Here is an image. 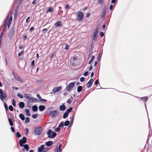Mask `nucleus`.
<instances>
[{
  "instance_id": "obj_23",
  "label": "nucleus",
  "mask_w": 152,
  "mask_h": 152,
  "mask_svg": "<svg viewBox=\"0 0 152 152\" xmlns=\"http://www.w3.org/2000/svg\"><path fill=\"white\" fill-rule=\"evenodd\" d=\"M14 77L17 80L21 82H23L21 80L20 78L17 74H16L14 76Z\"/></svg>"
},
{
  "instance_id": "obj_36",
  "label": "nucleus",
  "mask_w": 152,
  "mask_h": 152,
  "mask_svg": "<svg viewBox=\"0 0 152 152\" xmlns=\"http://www.w3.org/2000/svg\"><path fill=\"white\" fill-rule=\"evenodd\" d=\"M70 124V121L68 120L66 121L64 123V125L65 126H68Z\"/></svg>"
},
{
  "instance_id": "obj_60",
  "label": "nucleus",
  "mask_w": 152,
  "mask_h": 152,
  "mask_svg": "<svg viewBox=\"0 0 152 152\" xmlns=\"http://www.w3.org/2000/svg\"><path fill=\"white\" fill-rule=\"evenodd\" d=\"M69 7V5L68 4H67L65 7V8L66 9H68Z\"/></svg>"
},
{
  "instance_id": "obj_62",
  "label": "nucleus",
  "mask_w": 152,
  "mask_h": 152,
  "mask_svg": "<svg viewBox=\"0 0 152 152\" xmlns=\"http://www.w3.org/2000/svg\"><path fill=\"white\" fill-rule=\"evenodd\" d=\"M69 48V46L68 44H67L66 45L65 47L64 48V49L66 50L68 49Z\"/></svg>"
},
{
  "instance_id": "obj_57",
  "label": "nucleus",
  "mask_w": 152,
  "mask_h": 152,
  "mask_svg": "<svg viewBox=\"0 0 152 152\" xmlns=\"http://www.w3.org/2000/svg\"><path fill=\"white\" fill-rule=\"evenodd\" d=\"M72 102V100L70 99H69L67 100L66 102L69 104H71Z\"/></svg>"
},
{
  "instance_id": "obj_2",
  "label": "nucleus",
  "mask_w": 152,
  "mask_h": 152,
  "mask_svg": "<svg viewBox=\"0 0 152 152\" xmlns=\"http://www.w3.org/2000/svg\"><path fill=\"white\" fill-rule=\"evenodd\" d=\"M46 113H49V116H50V118H54L59 114L58 110H53V108L52 107L48 108Z\"/></svg>"
},
{
  "instance_id": "obj_15",
  "label": "nucleus",
  "mask_w": 152,
  "mask_h": 152,
  "mask_svg": "<svg viewBox=\"0 0 152 152\" xmlns=\"http://www.w3.org/2000/svg\"><path fill=\"white\" fill-rule=\"evenodd\" d=\"M7 96V95L5 93H4V94L0 95V97L1 100L3 102L5 100V98Z\"/></svg>"
},
{
  "instance_id": "obj_55",
  "label": "nucleus",
  "mask_w": 152,
  "mask_h": 152,
  "mask_svg": "<svg viewBox=\"0 0 152 152\" xmlns=\"http://www.w3.org/2000/svg\"><path fill=\"white\" fill-rule=\"evenodd\" d=\"M113 5L112 4H111L110 6V10H111V12H112V10L113 9ZM112 14V13H111V14Z\"/></svg>"
},
{
  "instance_id": "obj_14",
  "label": "nucleus",
  "mask_w": 152,
  "mask_h": 152,
  "mask_svg": "<svg viewBox=\"0 0 152 152\" xmlns=\"http://www.w3.org/2000/svg\"><path fill=\"white\" fill-rule=\"evenodd\" d=\"M45 145H41L38 148L37 150L38 152H43Z\"/></svg>"
},
{
  "instance_id": "obj_39",
  "label": "nucleus",
  "mask_w": 152,
  "mask_h": 152,
  "mask_svg": "<svg viewBox=\"0 0 152 152\" xmlns=\"http://www.w3.org/2000/svg\"><path fill=\"white\" fill-rule=\"evenodd\" d=\"M3 103H4V107L5 108V110H8V107L7 104L6 103V102H3Z\"/></svg>"
},
{
  "instance_id": "obj_26",
  "label": "nucleus",
  "mask_w": 152,
  "mask_h": 152,
  "mask_svg": "<svg viewBox=\"0 0 152 152\" xmlns=\"http://www.w3.org/2000/svg\"><path fill=\"white\" fill-rule=\"evenodd\" d=\"M19 116L22 121H23L25 120V117L23 114L21 113L19 115Z\"/></svg>"
},
{
  "instance_id": "obj_28",
  "label": "nucleus",
  "mask_w": 152,
  "mask_h": 152,
  "mask_svg": "<svg viewBox=\"0 0 152 152\" xmlns=\"http://www.w3.org/2000/svg\"><path fill=\"white\" fill-rule=\"evenodd\" d=\"M25 110L26 115L28 116H30L31 115V114L29 110L27 109H26Z\"/></svg>"
},
{
  "instance_id": "obj_31",
  "label": "nucleus",
  "mask_w": 152,
  "mask_h": 152,
  "mask_svg": "<svg viewBox=\"0 0 152 152\" xmlns=\"http://www.w3.org/2000/svg\"><path fill=\"white\" fill-rule=\"evenodd\" d=\"M53 10V9L52 7H50L48 8L46 11V12H52Z\"/></svg>"
},
{
  "instance_id": "obj_51",
  "label": "nucleus",
  "mask_w": 152,
  "mask_h": 152,
  "mask_svg": "<svg viewBox=\"0 0 152 152\" xmlns=\"http://www.w3.org/2000/svg\"><path fill=\"white\" fill-rule=\"evenodd\" d=\"M37 98H38L39 99V101H40L42 98H41V96H40L39 94H37Z\"/></svg>"
},
{
  "instance_id": "obj_33",
  "label": "nucleus",
  "mask_w": 152,
  "mask_h": 152,
  "mask_svg": "<svg viewBox=\"0 0 152 152\" xmlns=\"http://www.w3.org/2000/svg\"><path fill=\"white\" fill-rule=\"evenodd\" d=\"M98 37L97 35L95 34H93V38L92 39L93 40L96 41L97 40Z\"/></svg>"
},
{
  "instance_id": "obj_47",
  "label": "nucleus",
  "mask_w": 152,
  "mask_h": 152,
  "mask_svg": "<svg viewBox=\"0 0 152 152\" xmlns=\"http://www.w3.org/2000/svg\"><path fill=\"white\" fill-rule=\"evenodd\" d=\"M38 114H35L32 115V117L34 119L36 118L38 116Z\"/></svg>"
},
{
  "instance_id": "obj_37",
  "label": "nucleus",
  "mask_w": 152,
  "mask_h": 152,
  "mask_svg": "<svg viewBox=\"0 0 152 152\" xmlns=\"http://www.w3.org/2000/svg\"><path fill=\"white\" fill-rule=\"evenodd\" d=\"M15 135V137L17 138H19L21 137V134L18 132H16Z\"/></svg>"
},
{
  "instance_id": "obj_10",
  "label": "nucleus",
  "mask_w": 152,
  "mask_h": 152,
  "mask_svg": "<svg viewBox=\"0 0 152 152\" xmlns=\"http://www.w3.org/2000/svg\"><path fill=\"white\" fill-rule=\"evenodd\" d=\"M15 33L14 29L13 28L10 30L8 36L10 39H12Z\"/></svg>"
},
{
  "instance_id": "obj_9",
  "label": "nucleus",
  "mask_w": 152,
  "mask_h": 152,
  "mask_svg": "<svg viewBox=\"0 0 152 152\" xmlns=\"http://www.w3.org/2000/svg\"><path fill=\"white\" fill-rule=\"evenodd\" d=\"M27 142V138L26 137H23L22 139L20 140L19 143V145L20 147H22L23 145L26 143Z\"/></svg>"
},
{
  "instance_id": "obj_16",
  "label": "nucleus",
  "mask_w": 152,
  "mask_h": 152,
  "mask_svg": "<svg viewBox=\"0 0 152 152\" xmlns=\"http://www.w3.org/2000/svg\"><path fill=\"white\" fill-rule=\"evenodd\" d=\"M66 109V107L64 105V103L62 105H60L59 106V109L60 111H63L64 110Z\"/></svg>"
},
{
  "instance_id": "obj_41",
  "label": "nucleus",
  "mask_w": 152,
  "mask_h": 152,
  "mask_svg": "<svg viewBox=\"0 0 152 152\" xmlns=\"http://www.w3.org/2000/svg\"><path fill=\"white\" fill-rule=\"evenodd\" d=\"M17 96L19 97L20 99H22L23 97V95L20 93H18L17 94Z\"/></svg>"
},
{
  "instance_id": "obj_42",
  "label": "nucleus",
  "mask_w": 152,
  "mask_h": 152,
  "mask_svg": "<svg viewBox=\"0 0 152 152\" xmlns=\"http://www.w3.org/2000/svg\"><path fill=\"white\" fill-rule=\"evenodd\" d=\"M12 104L14 107H16V101H15L14 99H13L12 100Z\"/></svg>"
},
{
  "instance_id": "obj_11",
  "label": "nucleus",
  "mask_w": 152,
  "mask_h": 152,
  "mask_svg": "<svg viewBox=\"0 0 152 152\" xmlns=\"http://www.w3.org/2000/svg\"><path fill=\"white\" fill-rule=\"evenodd\" d=\"M76 114L75 113V111H73V117L72 118V119H71L70 122V124L68 126V128H69L72 125L74 119V117L75 116Z\"/></svg>"
},
{
  "instance_id": "obj_5",
  "label": "nucleus",
  "mask_w": 152,
  "mask_h": 152,
  "mask_svg": "<svg viewBox=\"0 0 152 152\" xmlns=\"http://www.w3.org/2000/svg\"><path fill=\"white\" fill-rule=\"evenodd\" d=\"M30 94H29L25 93L24 95V97L28 99L29 101L32 100L33 102H36L37 101V99L35 97L31 98L30 97Z\"/></svg>"
},
{
  "instance_id": "obj_35",
  "label": "nucleus",
  "mask_w": 152,
  "mask_h": 152,
  "mask_svg": "<svg viewBox=\"0 0 152 152\" xmlns=\"http://www.w3.org/2000/svg\"><path fill=\"white\" fill-rule=\"evenodd\" d=\"M18 6H17V7L16 8V9L15 12V14H14V15H15L14 18H15L16 15H17V14L18 12Z\"/></svg>"
},
{
  "instance_id": "obj_46",
  "label": "nucleus",
  "mask_w": 152,
  "mask_h": 152,
  "mask_svg": "<svg viewBox=\"0 0 152 152\" xmlns=\"http://www.w3.org/2000/svg\"><path fill=\"white\" fill-rule=\"evenodd\" d=\"M99 83V80L97 79L95 82L94 85H97Z\"/></svg>"
},
{
  "instance_id": "obj_50",
  "label": "nucleus",
  "mask_w": 152,
  "mask_h": 152,
  "mask_svg": "<svg viewBox=\"0 0 152 152\" xmlns=\"http://www.w3.org/2000/svg\"><path fill=\"white\" fill-rule=\"evenodd\" d=\"M85 77H82L80 78V81L81 82H83L85 81Z\"/></svg>"
},
{
  "instance_id": "obj_30",
  "label": "nucleus",
  "mask_w": 152,
  "mask_h": 152,
  "mask_svg": "<svg viewBox=\"0 0 152 152\" xmlns=\"http://www.w3.org/2000/svg\"><path fill=\"white\" fill-rule=\"evenodd\" d=\"M95 58V57L94 56H92L91 57V58L90 60L88 62V64H91L92 62L93 61Z\"/></svg>"
},
{
  "instance_id": "obj_48",
  "label": "nucleus",
  "mask_w": 152,
  "mask_h": 152,
  "mask_svg": "<svg viewBox=\"0 0 152 152\" xmlns=\"http://www.w3.org/2000/svg\"><path fill=\"white\" fill-rule=\"evenodd\" d=\"M101 56L100 54V53H99L98 55V57H97V61H100V60H101Z\"/></svg>"
},
{
  "instance_id": "obj_22",
  "label": "nucleus",
  "mask_w": 152,
  "mask_h": 152,
  "mask_svg": "<svg viewBox=\"0 0 152 152\" xmlns=\"http://www.w3.org/2000/svg\"><path fill=\"white\" fill-rule=\"evenodd\" d=\"M25 106V104L23 102H20L19 104V107L20 108H23Z\"/></svg>"
},
{
  "instance_id": "obj_24",
  "label": "nucleus",
  "mask_w": 152,
  "mask_h": 152,
  "mask_svg": "<svg viewBox=\"0 0 152 152\" xmlns=\"http://www.w3.org/2000/svg\"><path fill=\"white\" fill-rule=\"evenodd\" d=\"M32 110L34 112H36L38 110V107L36 105L33 106L32 107Z\"/></svg>"
},
{
  "instance_id": "obj_38",
  "label": "nucleus",
  "mask_w": 152,
  "mask_h": 152,
  "mask_svg": "<svg viewBox=\"0 0 152 152\" xmlns=\"http://www.w3.org/2000/svg\"><path fill=\"white\" fill-rule=\"evenodd\" d=\"M68 115L69 114L65 112L63 114V118L64 119L68 117Z\"/></svg>"
},
{
  "instance_id": "obj_12",
  "label": "nucleus",
  "mask_w": 152,
  "mask_h": 152,
  "mask_svg": "<svg viewBox=\"0 0 152 152\" xmlns=\"http://www.w3.org/2000/svg\"><path fill=\"white\" fill-rule=\"evenodd\" d=\"M94 82V80L93 79L91 78L88 82L86 84V86L87 88H89L91 87L92 85Z\"/></svg>"
},
{
  "instance_id": "obj_61",
  "label": "nucleus",
  "mask_w": 152,
  "mask_h": 152,
  "mask_svg": "<svg viewBox=\"0 0 152 152\" xmlns=\"http://www.w3.org/2000/svg\"><path fill=\"white\" fill-rule=\"evenodd\" d=\"M25 131H26V133L25 134L26 135H27V134L28 133V132H29V130L28 129V128H26L25 129Z\"/></svg>"
},
{
  "instance_id": "obj_7",
  "label": "nucleus",
  "mask_w": 152,
  "mask_h": 152,
  "mask_svg": "<svg viewBox=\"0 0 152 152\" xmlns=\"http://www.w3.org/2000/svg\"><path fill=\"white\" fill-rule=\"evenodd\" d=\"M75 82L70 83L68 85L66 86L65 89L67 91H70L72 89V88H73L75 86Z\"/></svg>"
},
{
  "instance_id": "obj_19",
  "label": "nucleus",
  "mask_w": 152,
  "mask_h": 152,
  "mask_svg": "<svg viewBox=\"0 0 152 152\" xmlns=\"http://www.w3.org/2000/svg\"><path fill=\"white\" fill-rule=\"evenodd\" d=\"M45 109V107L43 105H40L39 106V109L40 111H42Z\"/></svg>"
},
{
  "instance_id": "obj_45",
  "label": "nucleus",
  "mask_w": 152,
  "mask_h": 152,
  "mask_svg": "<svg viewBox=\"0 0 152 152\" xmlns=\"http://www.w3.org/2000/svg\"><path fill=\"white\" fill-rule=\"evenodd\" d=\"M9 110L11 111H12L13 110V107L11 105H10L8 107Z\"/></svg>"
},
{
  "instance_id": "obj_25",
  "label": "nucleus",
  "mask_w": 152,
  "mask_h": 152,
  "mask_svg": "<svg viewBox=\"0 0 152 152\" xmlns=\"http://www.w3.org/2000/svg\"><path fill=\"white\" fill-rule=\"evenodd\" d=\"M22 147H23L25 149L26 151H28L29 149V146L28 144H26L23 145Z\"/></svg>"
},
{
  "instance_id": "obj_43",
  "label": "nucleus",
  "mask_w": 152,
  "mask_h": 152,
  "mask_svg": "<svg viewBox=\"0 0 152 152\" xmlns=\"http://www.w3.org/2000/svg\"><path fill=\"white\" fill-rule=\"evenodd\" d=\"M64 125V122L63 121H61L59 124L58 126H59L60 128L63 127Z\"/></svg>"
},
{
  "instance_id": "obj_58",
  "label": "nucleus",
  "mask_w": 152,
  "mask_h": 152,
  "mask_svg": "<svg viewBox=\"0 0 152 152\" xmlns=\"http://www.w3.org/2000/svg\"><path fill=\"white\" fill-rule=\"evenodd\" d=\"M42 80L41 79H39L37 80V82L38 83H40L42 81Z\"/></svg>"
},
{
  "instance_id": "obj_34",
  "label": "nucleus",
  "mask_w": 152,
  "mask_h": 152,
  "mask_svg": "<svg viewBox=\"0 0 152 152\" xmlns=\"http://www.w3.org/2000/svg\"><path fill=\"white\" fill-rule=\"evenodd\" d=\"M99 28L98 27L96 28L94 30V34L98 35V33L99 32Z\"/></svg>"
},
{
  "instance_id": "obj_29",
  "label": "nucleus",
  "mask_w": 152,
  "mask_h": 152,
  "mask_svg": "<svg viewBox=\"0 0 152 152\" xmlns=\"http://www.w3.org/2000/svg\"><path fill=\"white\" fill-rule=\"evenodd\" d=\"M72 107H70L65 112L69 114V113L72 110Z\"/></svg>"
},
{
  "instance_id": "obj_27",
  "label": "nucleus",
  "mask_w": 152,
  "mask_h": 152,
  "mask_svg": "<svg viewBox=\"0 0 152 152\" xmlns=\"http://www.w3.org/2000/svg\"><path fill=\"white\" fill-rule=\"evenodd\" d=\"M82 86H79L77 88V91L79 93L80 92L82 91Z\"/></svg>"
},
{
  "instance_id": "obj_21",
  "label": "nucleus",
  "mask_w": 152,
  "mask_h": 152,
  "mask_svg": "<svg viewBox=\"0 0 152 152\" xmlns=\"http://www.w3.org/2000/svg\"><path fill=\"white\" fill-rule=\"evenodd\" d=\"M8 120L9 124H10V125L11 126H12L13 125V122L14 121V120L12 118L11 119L10 118H8Z\"/></svg>"
},
{
  "instance_id": "obj_49",
  "label": "nucleus",
  "mask_w": 152,
  "mask_h": 152,
  "mask_svg": "<svg viewBox=\"0 0 152 152\" xmlns=\"http://www.w3.org/2000/svg\"><path fill=\"white\" fill-rule=\"evenodd\" d=\"M61 130V128L59 126H58L55 129V131L56 132H58L60 131Z\"/></svg>"
},
{
  "instance_id": "obj_64",
  "label": "nucleus",
  "mask_w": 152,
  "mask_h": 152,
  "mask_svg": "<svg viewBox=\"0 0 152 152\" xmlns=\"http://www.w3.org/2000/svg\"><path fill=\"white\" fill-rule=\"evenodd\" d=\"M11 129L12 132H15V130L14 127L11 126Z\"/></svg>"
},
{
  "instance_id": "obj_3",
  "label": "nucleus",
  "mask_w": 152,
  "mask_h": 152,
  "mask_svg": "<svg viewBox=\"0 0 152 152\" xmlns=\"http://www.w3.org/2000/svg\"><path fill=\"white\" fill-rule=\"evenodd\" d=\"M47 134L48 135V137L51 139L53 138L57 135V134L56 132H53L51 129H49L47 132Z\"/></svg>"
},
{
  "instance_id": "obj_4",
  "label": "nucleus",
  "mask_w": 152,
  "mask_h": 152,
  "mask_svg": "<svg viewBox=\"0 0 152 152\" xmlns=\"http://www.w3.org/2000/svg\"><path fill=\"white\" fill-rule=\"evenodd\" d=\"M42 129L41 127L38 126L36 127L34 130V133L36 135H39L42 133Z\"/></svg>"
},
{
  "instance_id": "obj_44",
  "label": "nucleus",
  "mask_w": 152,
  "mask_h": 152,
  "mask_svg": "<svg viewBox=\"0 0 152 152\" xmlns=\"http://www.w3.org/2000/svg\"><path fill=\"white\" fill-rule=\"evenodd\" d=\"M35 65V61L34 60H33L31 63V66L32 67V69L33 67Z\"/></svg>"
},
{
  "instance_id": "obj_32",
  "label": "nucleus",
  "mask_w": 152,
  "mask_h": 152,
  "mask_svg": "<svg viewBox=\"0 0 152 152\" xmlns=\"http://www.w3.org/2000/svg\"><path fill=\"white\" fill-rule=\"evenodd\" d=\"M30 121V118L28 117H26L25 118V123H28Z\"/></svg>"
},
{
  "instance_id": "obj_56",
  "label": "nucleus",
  "mask_w": 152,
  "mask_h": 152,
  "mask_svg": "<svg viewBox=\"0 0 152 152\" xmlns=\"http://www.w3.org/2000/svg\"><path fill=\"white\" fill-rule=\"evenodd\" d=\"M89 72L88 71H86L83 73V75L85 76H87Z\"/></svg>"
},
{
  "instance_id": "obj_13",
  "label": "nucleus",
  "mask_w": 152,
  "mask_h": 152,
  "mask_svg": "<svg viewBox=\"0 0 152 152\" xmlns=\"http://www.w3.org/2000/svg\"><path fill=\"white\" fill-rule=\"evenodd\" d=\"M62 89L61 86L56 87H54L53 89V92L55 93L56 92H58L60 91Z\"/></svg>"
},
{
  "instance_id": "obj_52",
  "label": "nucleus",
  "mask_w": 152,
  "mask_h": 152,
  "mask_svg": "<svg viewBox=\"0 0 152 152\" xmlns=\"http://www.w3.org/2000/svg\"><path fill=\"white\" fill-rule=\"evenodd\" d=\"M23 52L24 50H22L18 54V56H20L22 55V54L23 53Z\"/></svg>"
},
{
  "instance_id": "obj_59",
  "label": "nucleus",
  "mask_w": 152,
  "mask_h": 152,
  "mask_svg": "<svg viewBox=\"0 0 152 152\" xmlns=\"http://www.w3.org/2000/svg\"><path fill=\"white\" fill-rule=\"evenodd\" d=\"M59 148H58V147L56 148V149L55 151V152H59L60 151H61V150L58 149Z\"/></svg>"
},
{
  "instance_id": "obj_8",
  "label": "nucleus",
  "mask_w": 152,
  "mask_h": 152,
  "mask_svg": "<svg viewBox=\"0 0 152 152\" xmlns=\"http://www.w3.org/2000/svg\"><path fill=\"white\" fill-rule=\"evenodd\" d=\"M106 5L104 6V8L103 9L102 11L101 15V19L102 21H103L105 19V13L106 12Z\"/></svg>"
},
{
  "instance_id": "obj_18",
  "label": "nucleus",
  "mask_w": 152,
  "mask_h": 152,
  "mask_svg": "<svg viewBox=\"0 0 152 152\" xmlns=\"http://www.w3.org/2000/svg\"><path fill=\"white\" fill-rule=\"evenodd\" d=\"M136 97L137 98H140V99L141 100H143V101L144 100V101H146V102L148 99V97H147V96H144V97H139L138 96H136Z\"/></svg>"
},
{
  "instance_id": "obj_6",
  "label": "nucleus",
  "mask_w": 152,
  "mask_h": 152,
  "mask_svg": "<svg viewBox=\"0 0 152 152\" xmlns=\"http://www.w3.org/2000/svg\"><path fill=\"white\" fill-rule=\"evenodd\" d=\"M77 15L76 19L79 22L82 21L84 16L83 13L82 12L79 11L77 13Z\"/></svg>"
},
{
  "instance_id": "obj_20",
  "label": "nucleus",
  "mask_w": 152,
  "mask_h": 152,
  "mask_svg": "<svg viewBox=\"0 0 152 152\" xmlns=\"http://www.w3.org/2000/svg\"><path fill=\"white\" fill-rule=\"evenodd\" d=\"M53 144V142L52 141H50L46 142L45 145L47 146H50Z\"/></svg>"
},
{
  "instance_id": "obj_1",
  "label": "nucleus",
  "mask_w": 152,
  "mask_h": 152,
  "mask_svg": "<svg viewBox=\"0 0 152 152\" xmlns=\"http://www.w3.org/2000/svg\"><path fill=\"white\" fill-rule=\"evenodd\" d=\"M12 19V16H11L10 18L9 17V15L7 16L5 19L4 23H3V28L2 32L4 33L7 26L8 28H9Z\"/></svg>"
},
{
  "instance_id": "obj_40",
  "label": "nucleus",
  "mask_w": 152,
  "mask_h": 152,
  "mask_svg": "<svg viewBox=\"0 0 152 152\" xmlns=\"http://www.w3.org/2000/svg\"><path fill=\"white\" fill-rule=\"evenodd\" d=\"M48 28H44L43 30H42V31L43 33L45 34L47 32V31L48 30Z\"/></svg>"
},
{
  "instance_id": "obj_17",
  "label": "nucleus",
  "mask_w": 152,
  "mask_h": 152,
  "mask_svg": "<svg viewBox=\"0 0 152 152\" xmlns=\"http://www.w3.org/2000/svg\"><path fill=\"white\" fill-rule=\"evenodd\" d=\"M62 25V22L61 21H59L57 22L54 24V26L55 27H58L61 26Z\"/></svg>"
},
{
  "instance_id": "obj_53",
  "label": "nucleus",
  "mask_w": 152,
  "mask_h": 152,
  "mask_svg": "<svg viewBox=\"0 0 152 152\" xmlns=\"http://www.w3.org/2000/svg\"><path fill=\"white\" fill-rule=\"evenodd\" d=\"M104 33L103 32H100L99 33V35L101 37H102L104 36Z\"/></svg>"
},
{
  "instance_id": "obj_63",
  "label": "nucleus",
  "mask_w": 152,
  "mask_h": 152,
  "mask_svg": "<svg viewBox=\"0 0 152 152\" xmlns=\"http://www.w3.org/2000/svg\"><path fill=\"white\" fill-rule=\"evenodd\" d=\"M4 93H5L4 92V91L3 90H2V89H0V95L3 94H4Z\"/></svg>"
},
{
  "instance_id": "obj_54",
  "label": "nucleus",
  "mask_w": 152,
  "mask_h": 152,
  "mask_svg": "<svg viewBox=\"0 0 152 152\" xmlns=\"http://www.w3.org/2000/svg\"><path fill=\"white\" fill-rule=\"evenodd\" d=\"M49 150V148L48 147L45 148L44 149L43 152H46Z\"/></svg>"
}]
</instances>
